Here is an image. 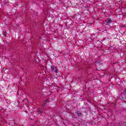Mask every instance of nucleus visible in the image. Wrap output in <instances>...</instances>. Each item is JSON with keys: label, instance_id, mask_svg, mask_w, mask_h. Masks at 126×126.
Masks as SVG:
<instances>
[{"label": "nucleus", "instance_id": "nucleus-4", "mask_svg": "<svg viewBox=\"0 0 126 126\" xmlns=\"http://www.w3.org/2000/svg\"><path fill=\"white\" fill-rule=\"evenodd\" d=\"M48 102H49V99H46L45 100V103H48Z\"/></svg>", "mask_w": 126, "mask_h": 126}, {"label": "nucleus", "instance_id": "nucleus-7", "mask_svg": "<svg viewBox=\"0 0 126 126\" xmlns=\"http://www.w3.org/2000/svg\"><path fill=\"white\" fill-rule=\"evenodd\" d=\"M125 94H126V91H125Z\"/></svg>", "mask_w": 126, "mask_h": 126}, {"label": "nucleus", "instance_id": "nucleus-3", "mask_svg": "<svg viewBox=\"0 0 126 126\" xmlns=\"http://www.w3.org/2000/svg\"><path fill=\"white\" fill-rule=\"evenodd\" d=\"M53 72H55V73H59V70L56 69Z\"/></svg>", "mask_w": 126, "mask_h": 126}, {"label": "nucleus", "instance_id": "nucleus-6", "mask_svg": "<svg viewBox=\"0 0 126 126\" xmlns=\"http://www.w3.org/2000/svg\"><path fill=\"white\" fill-rule=\"evenodd\" d=\"M120 99H121V100H123V99H124V98L122 97V98H121V97H120Z\"/></svg>", "mask_w": 126, "mask_h": 126}, {"label": "nucleus", "instance_id": "nucleus-5", "mask_svg": "<svg viewBox=\"0 0 126 126\" xmlns=\"http://www.w3.org/2000/svg\"><path fill=\"white\" fill-rule=\"evenodd\" d=\"M41 113H42V111H41V110H39L38 111V114H41Z\"/></svg>", "mask_w": 126, "mask_h": 126}, {"label": "nucleus", "instance_id": "nucleus-2", "mask_svg": "<svg viewBox=\"0 0 126 126\" xmlns=\"http://www.w3.org/2000/svg\"><path fill=\"white\" fill-rule=\"evenodd\" d=\"M51 68L52 72H54V71H55V66H51Z\"/></svg>", "mask_w": 126, "mask_h": 126}, {"label": "nucleus", "instance_id": "nucleus-1", "mask_svg": "<svg viewBox=\"0 0 126 126\" xmlns=\"http://www.w3.org/2000/svg\"><path fill=\"white\" fill-rule=\"evenodd\" d=\"M111 22H112V20L108 19L105 20V24L107 25V24H109V23H111Z\"/></svg>", "mask_w": 126, "mask_h": 126}]
</instances>
